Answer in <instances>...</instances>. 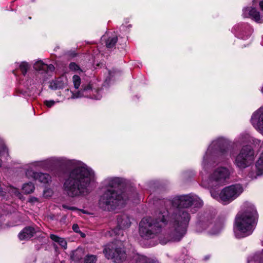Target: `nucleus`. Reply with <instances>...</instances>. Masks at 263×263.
I'll list each match as a JSON object with an SVG mask.
<instances>
[{
    "label": "nucleus",
    "mask_w": 263,
    "mask_h": 263,
    "mask_svg": "<svg viewBox=\"0 0 263 263\" xmlns=\"http://www.w3.org/2000/svg\"><path fill=\"white\" fill-rule=\"evenodd\" d=\"M202 201L197 197L189 195L177 196L172 200L165 201V214L170 219V226L174 229V240L179 241L185 234L190 216L188 212L180 208H187L191 205L201 207Z\"/></svg>",
    "instance_id": "1"
},
{
    "label": "nucleus",
    "mask_w": 263,
    "mask_h": 263,
    "mask_svg": "<svg viewBox=\"0 0 263 263\" xmlns=\"http://www.w3.org/2000/svg\"><path fill=\"white\" fill-rule=\"evenodd\" d=\"M93 176V173L83 163L78 164L69 173L65 179L63 188L70 197H79L87 195L89 186Z\"/></svg>",
    "instance_id": "2"
},
{
    "label": "nucleus",
    "mask_w": 263,
    "mask_h": 263,
    "mask_svg": "<svg viewBox=\"0 0 263 263\" xmlns=\"http://www.w3.org/2000/svg\"><path fill=\"white\" fill-rule=\"evenodd\" d=\"M120 182L119 178H109L107 181L108 189L100 197L99 201V207L104 210H114L122 206L128 200L129 197L126 192L116 190Z\"/></svg>",
    "instance_id": "3"
},
{
    "label": "nucleus",
    "mask_w": 263,
    "mask_h": 263,
    "mask_svg": "<svg viewBox=\"0 0 263 263\" xmlns=\"http://www.w3.org/2000/svg\"><path fill=\"white\" fill-rule=\"evenodd\" d=\"M257 219L258 214L254 205L245 203L243 209L237 214L235 219L236 236L240 238L250 235L256 225Z\"/></svg>",
    "instance_id": "4"
},
{
    "label": "nucleus",
    "mask_w": 263,
    "mask_h": 263,
    "mask_svg": "<svg viewBox=\"0 0 263 263\" xmlns=\"http://www.w3.org/2000/svg\"><path fill=\"white\" fill-rule=\"evenodd\" d=\"M165 213V212L162 210L156 220L151 217L143 218L139 225V234L140 237L146 240L154 238L161 232L163 227L167 224L170 225V219ZM169 227L172 229V239L175 241L173 239L174 229L170 226Z\"/></svg>",
    "instance_id": "5"
},
{
    "label": "nucleus",
    "mask_w": 263,
    "mask_h": 263,
    "mask_svg": "<svg viewBox=\"0 0 263 263\" xmlns=\"http://www.w3.org/2000/svg\"><path fill=\"white\" fill-rule=\"evenodd\" d=\"M243 191V187L239 184L232 185L224 187L218 196L211 192V195L214 198H219L224 203H227L238 197Z\"/></svg>",
    "instance_id": "6"
},
{
    "label": "nucleus",
    "mask_w": 263,
    "mask_h": 263,
    "mask_svg": "<svg viewBox=\"0 0 263 263\" xmlns=\"http://www.w3.org/2000/svg\"><path fill=\"white\" fill-rule=\"evenodd\" d=\"M103 253L106 258L112 259L116 263H120L126 258L125 251L119 242H111L106 245Z\"/></svg>",
    "instance_id": "7"
},
{
    "label": "nucleus",
    "mask_w": 263,
    "mask_h": 263,
    "mask_svg": "<svg viewBox=\"0 0 263 263\" xmlns=\"http://www.w3.org/2000/svg\"><path fill=\"white\" fill-rule=\"evenodd\" d=\"M45 164L46 161H43L34 162L27 165V167L25 168L26 177L29 179L32 178L44 184L48 183L51 181V179L49 174L35 172L32 170V167L43 168L45 167Z\"/></svg>",
    "instance_id": "8"
},
{
    "label": "nucleus",
    "mask_w": 263,
    "mask_h": 263,
    "mask_svg": "<svg viewBox=\"0 0 263 263\" xmlns=\"http://www.w3.org/2000/svg\"><path fill=\"white\" fill-rule=\"evenodd\" d=\"M254 159V153L250 146H245L236 156L234 163L239 168L248 167Z\"/></svg>",
    "instance_id": "9"
},
{
    "label": "nucleus",
    "mask_w": 263,
    "mask_h": 263,
    "mask_svg": "<svg viewBox=\"0 0 263 263\" xmlns=\"http://www.w3.org/2000/svg\"><path fill=\"white\" fill-rule=\"evenodd\" d=\"M230 172L224 167H220L216 168L211 174L209 177V186H220L225 184L227 180L229 179Z\"/></svg>",
    "instance_id": "10"
},
{
    "label": "nucleus",
    "mask_w": 263,
    "mask_h": 263,
    "mask_svg": "<svg viewBox=\"0 0 263 263\" xmlns=\"http://www.w3.org/2000/svg\"><path fill=\"white\" fill-rule=\"evenodd\" d=\"M253 126L263 135V107L255 111L251 118Z\"/></svg>",
    "instance_id": "11"
},
{
    "label": "nucleus",
    "mask_w": 263,
    "mask_h": 263,
    "mask_svg": "<svg viewBox=\"0 0 263 263\" xmlns=\"http://www.w3.org/2000/svg\"><path fill=\"white\" fill-rule=\"evenodd\" d=\"M91 92H92V90L89 84L85 86H83L80 91H79L77 93L72 92L71 99H76L82 97H91L95 99H99L100 98V97L98 96L92 97L91 95Z\"/></svg>",
    "instance_id": "12"
},
{
    "label": "nucleus",
    "mask_w": 263,
    "mask_h": 263,
    "mask_svg": "<svg viewBox=\"0 0 263 263\" xmlns=\"http://www.w3.org/2000/svg\"><path fill=\"white\" fill-rule=\"evenodd\" d=\"M243 15L245 17H251L253 20L258 23L263 22V16L255 8L248 7L243 9Z\"/></svg>",
    "instance_id": "13"
},
{
    "label": "nucleus",
    "mask_w": 263,
    "mask_h": 263,
    "mask_svg": "<svg viewBox=\"0 0 263 263\" xmlns=\"http://www.w3.org/2000/svg\"><path fill=\"white\" fill-rule=\"evenodd\" d=\"M34 68L41 71V73H48L53 72L54 70V66L52 64L48 65L44 63L42 61H39L34 64Z\"/></svg>",
    "instance_id": "14"
},
{
    "label": "nucleus",
    "mask_w": 263,
    "mask_h": 263,
    "mask_svg": "<svg viewBox=\"0 0 263 263\" xmlns=\"http://www.w3.org/2000/svg\"><path fill=\"white\" fill-rule=\"evenodd\" d=\"M228 143L226 140L222 138L218 139L217 140L213 142L212 145L209 148L208 151H210L212 146H217L219 147V152L221 155H225L228 149Z\"/></svg>",
    "instance_id": "15"
},
{
    "label": "nucleus",
    "mask_w": 263,
    "mask_h": 263,
    "mask_svg": "<svg viewBox=\"0 0 263 263\" xmlns=\"http://www.w3.org/2000/svg\"><path fill=\"white\" fill-rule=\"evenodd\" d=\"M35 233L34 229L31 227L24 228L18 234L20 240H27L31 238Z\"/></svg>",
    "instance_id": "16"
},
{
    "label": "nucleus",
    "mask_w": 263,
    "mask_h": 263,
    "mask_svg": "<svg viewBox=\"0 0 263 263\" xmlns=\"http://www.w3.org/2000/svg\"><path fill=\"white\" fill-rule=\"evenodd\" d=\"M118 226L121 229L128 228L130 226V221L129 217L126 214H122L117 218Z\"/></svg>",
    "instance_id": "17"
},
{
    "label": "nucleus",
    "mask_w": 263,
    "mask_h": 263,
    "mask_svg": "<svg viewBox=\"0 0 263 263\" xmlns=\"http://www.w3.org/2000/svg\"><path fill=\"white\" fill-rule=\"evenodd\" d=\"M84 256V251L82 248H78L72 252L71 259L75 261H79Z\"/></svg>",
    "instance_id": "18"
},
{
    "label": "nucleus",
    "mask_w": 263,
    "mask_h": 263,
    "mask_svg": "<svg viewBox=\"0 0 263 263\" xmlns=\"http://www.w3.org/2000/svg\"><path fill=\"white\" fill-rule=\"evenodd\" d=\"M50 238L54 242H58L64 249L67 248V241L64 238L60 237L54 234H51Z\"/></svg>",
    "instance_id": "19"
},
{
    "label": "nucleus",
    "mask_w": 263,
    "mask_h": 263,
    "mask_svg": "<svg viewBox=\"0 0 263 263\" xmlns=\"http://www.w3.org/2000/svg\"><path fill=\"white\" fill-rule=\"evenodd\" d=\"M102 39L105 40L106 46L108 48H112L116 45L118 40V38L116 35L109 36L107 40H106V36L104 35Z\"/></svg>",
    "instance_id": "20"
},
{
    "label": "nucleus",
    "mask_w": 263,
    "mask_h": 263,
    "mask_svg": "<svg viewBox=\"0 0 263 263\" xmlns=\"http://www.w3.org/2000/svg\"><path fill=\"white\" fill-rule=\"evenodd\" d=\"M256 167L257 170V175H261L263 174V152L261 153L259 159L256 162Z\"/></svg>",
    "instance_id": "21"
},
{
    "label": "nucleus",
    "mask_w": 263,
    "mask_h": 263,
    "mask_svg": "<svg viewBox=\"0 0 263 263\" xmlns=\"http://www.w3.org/2000/svg\"><path fill=\"white\" fill-rule=\"evenodd\" d=\"M34 185L32 182L25 183L22 186L23 192L26 194H30L34 190Z\"/></svg>",
    "instance_id": "22"
},
{
    "label": "nucleus",
    "mask_w": 263,
    "mask_h": 263,
    "mask_svg": "<svg viewBox=\"0 0 263 263\" xmlns=\"http://www.w3.org/2000/svg\"><path fill=\"white\" fill-rule=\"evenodd\" d=\"M261 257L259 254H253L248 258V263H261Z\"/></svg>",
    "instance_id": "23"
},
{
    "label": "nucleus",
    "mask_w": 263,
    "mask_h": 263,
    "mask_svg": "<svg viewBox=\"0 0 263 263\" xmlns=\"http://www.w3.org/2000/svg\"><path fill=\"white\" fill-rule=\"evenodd\" d=\"M136 263H156V262L146 256H138L136 258Z\"/></svg>",
    "instance_id": "24"
},
{
    "label": "nucleus",
    "mask_w": 263,
    "mask_h": 263,
    "mask_svg": "<svg viewBox=\"0 0 263 263\" xmlns=\"http://www.w3.org/2000/svg\"><path fill=\"white\" fill-rule=\"evenodd\" d=\"M72 81L74 87L76 89L79 88L81 84V79L79 76L74 75L72 77Z\"/></svg>",
    "instance_id": "25"
},
{
    "label": "nucleus",
    "mask_w": 263,
    "mask_h": 263,
    "mask_svg": "<svg viewBox=\"0 0 263 263\" xmlns=\"http://www.w3.org/2000/svg\"><path fill=\"white\" fill-rule=\"evenodd\" d=\"M20 68L22 74L25 76L29 69L28 64L26 62H22L20 65Z\"/></svg>",
    "instance_id": "26"
},
{
    "label": "nucleus",
    "mask_w": 263,
    "mask_h": 263,
    "mask_svg": "<svg viewBox=\"0 0 263 263\" xmlns=\"http://www.w3.org/2000/svg\"><path fill=\"white\" fill-rule=\"evenodd\" d=\"M85 263H96V257L94 255H87L85 258Z\"/></svg>",
    "instance_id": "27"
},
{
    "label": "nucleus",
    "mask_w": 263,
    "mask_h": 263,
    "mask_svg": "<svg viewBox=\"0 0 263 263\" xmlns=\"http://www.w3.org/2000/svg\"><path fill=\"white\" fill-rule=\"evenodd\" d=\"M0 156H8V151L4 144L0 145Z\"/></svg>",
    "instance_id": "28"
},
{
    "label": "nucleus",
    "mask_w": 263,
    "mask_h": 263,
    "mask_svg": "<svg viewBox=\"0 0 263 263\" xmlns=\"http://www.w3.org/2000/svg\"><path fill=\"white\" fill-rule=\"evenodd\" d=\"M69 67L70 69L74 71H78L80 70L79 66L75 63H71L69 64Z\"/></svg>",
    "instance_id": "29"
},
{
    "label": "nucleus",
    "mask_w": 263,
    "mask_h": 263,
    "mask_svg": "<svg viewBox=\"0 0 263 263\" xmlns=\"http://www.w3.org/2000/svg\"><path fill=\"white\" fill-rule=\"evenodd\" d=\"M53 194V192L51 189H48L44 191L43 195L45 197H51Z\"/></svg>",
    "instance_id": "30"
},
{
    "label": "nucleus",
    "mask_w": 263,
    "mask_h": 263,
    "mask_svg": "<svg viewBox=\"0 0 263 263\" xmlns=\"http://www.w3.org/2000/svg\"><path fill=\"white\" fill-rule=\"evenodd\" d=\"M44 103L47 107H51L55 104V102L53 100H46L44 102Z\"/></svg>",
    "instance_id": "31"
},
{
    "label": "nucleus",
    "mask_w": 263,
    "mask_h": 263,
    "mask_svg": "<svg viewBox=\"0 0 263 263\" xmlns=\"http://www.w3.org/2000/svg\"><path fill=\"white\" fill-rule=\"evenodd\" d=\"M62 207L64 209L69 210H71V211H79V210L77 208H76V207H74V206H67V205H65V204H63L62 205Z\"/></svg>",
    "instance_id": "32"
},
{
    "label": "nucleus",
    "mask_w": 263,
    "mask_h": 263,
    "mask_svg": "<svg viewBox=\"0 0 263 263\" xmlns=\"http://www.w3.org/2000/svg\"><path fill=\"white\" fill-rule=\"evenodd\" d=\"M12 193H13L16 196L20 197L21 196V193L19 192L18 189L16 188H12Z\"/></svg>",
    "instance_id": "33"
},
{
    "label": "nucleus",
    "mask_w": 263,
    "mask_h": 263,
    "mask_svg": "<svg viewBox=\"0 0 263 263\" xmlns=\"http://www.w3.org/2000/svg\"><path fill=\"white\" fill-rule=\"evenodd\" d=\"M29 202L31 203H35L36 202H38V199L34 197H31L29 199Z\"/></svg>",
    "instance_id": "34"
},
{
    "label": "nucleus",
    "mask_w": 263,
    "mask_h": 263,
    "mask_svg": "<svg viewBox=\"0 0 263 263\" xmlns=\"http://www.w3.org/2000/svg\"><path fill=\"white\" fill-rule=\"evenodd\" d=\"M72 229H73V231H75L76 232H78L80 231L79 227L78 225L77 224H74L73 225Z\"/></svg>",
    "instance_id": "35"
},
{
    "label": "nucleus",
    "mask_w": 263,
    "mask_h": 263,
    "mask_svg": "<svg viewBox=\"0 0 263 263\" xmlns=\"http://www.w3.org/2000/svg\"><path fill=\"white\" fill-rule=\"evenodd\" d=\"M207 155H208V153L206 154V156H205L203 158V165L204 167H205V166H206V159H207V157H208Z\"/></svg>",
    "instance_id": "36"
},
{
    "label": "nucleus",
    "mask_w": 263,
    "mask_h": 263,
    "mask_svg": "<svg viewBox=\"0 0 263 263\" xmlns=\"http://www.w3.org/2000/svg\"><path fill=\"white\" fill-rule=\"evenodd\" d=\"M221 227L220 226H218L217 230L215 231H213L212 234H216L218 233L221 230Z\"/></svg>",
    "instance_id": "37"
},
{
    "label": "nucleus",
    "mask_w": 263,
    "mask_h": 263,
    "mask_svg": "<svg viewBox=\"0 0 263 263\" xmlns=\"http://www.w3.org/2000/svg\"><path fill=\"white\" fill-rule=\"evenodd\" d=\"M259 5L261 10L263 11V1L259 2Z\"/></svg>",
    "instance_id": "38"
},
{
    "label": "nucleus",
    "mask_w": 263,
    "mask_h": 263,
    "mask_svg": "<svg viewBox=\"0 0 263 263\" xmlns=\"http://www.w3.org/2000/svg\"><path fill=\"white\" fill-rule=\"evenodd\" d=\"M50 87L51 89H57V87H54L53 86H52V83H51V84H50Z\"/></svg>",
    "instance_id": "39"
},
{
    "label": "nucleus",
    "mask_w": 263,
    "mask_h": 263,
    "mask_svg": "<svg viewBox=\"0 0 263 263\" xmlns=\"http://www.w3.org/2000/svg\"><path fill=\"white\" fill-rule=\"evenodd\" d=\"M257 2H258V0H253V4L254 5L256 3H257Z\"/></svg>",
    "instance_id": "40"
},
{
    "label": "nucleus",
    "mask_w": 263,
    "mask_h": 263,
    "mask_svg": "<svg viewBox=\"0 0 263 263\" xmlns=\"http://www.w3.org/2000/svg\"><path fill=\"white\" fill-rule=\"evenodd\" d=\"M1 165H2V162H1V161H0V166H1Z\"/></svg>",
    "instance_id": "41"
},
{
    "label": "nucleus",
    "mask_w": 263,
    "mask_h": 263,
    "mask_svg": "<svg viewBox=\"0 0 263 263\" xmlns=\"http://www.w3.org/2000/svg\"><path fill=\"white\" fill-rule=\"evenodd\" d=\"M61 263H63V262H62Z\"/></svg>",
    "instance_id": "42"
}]
</instances>
